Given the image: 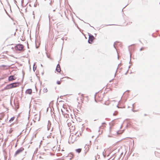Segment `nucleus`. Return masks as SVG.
Returning a JSON list of instances; mask_svg holds the SVG:
<instances>
[{
    "mask_svg": "<svg viewBox=\"0 0 160 160\" xmlns=\"http://www.w3.org/2000/svg\"><path fill=\"white\" fill-rule=\"evenodd\" d=\"M105 92L103 91H99L98 92L96 93L94 95V101L95 102H97L96 98L98 97L99 100L102 99L104 97Z\"/></svg>",
    "mask_w": 160,
    "mask_h": 160,
    "instance_id": "1",
    "label": "nucleus"
},
{
    "mask_svg": "<svg viewBox=\"0 0 160 160\" xmlns=\"http://www.w3.org/2000/svg\"><path fill=\"white\" fill-rule=\"evenodd\" d=\"M24 150V148L22 147H21L17 150L14 155V157H15L17 155H18L23 151Z\"/></svg>",
    "mask_w": 160,
    "mask_h": 160,
    "instance_id": "2",
    "label": "nucleus"
},
{
    "mask_svg": "<svg viewBox=\"0 0 160 160\" xmlns=\"http://www.w3.org/2000/svg\"><path fill=\"white\" fill-rule=\"evenodd\" d=\"M17 83H14L8 85L6 87V89H10L16 87L17 86Z\"/></svg>",
    "mask_w": 160,
    "mask_h": 160,
    "instance_id": "3",
    "label": "nucleus"
},
{
    "mask_svg": "<svg viewBox=\"0 0 160 160\" xmlns=\"http://www.w3.org/2000/svg\"><path fill=\"white\" fill-rule=\"evenodd\" d=\"M23 48L24 46L22 45L18 44L15 47V49L17 50L21 51L23 49Z\"/></svg>",
    "mask_w": 160,
    "mask_h": 160,
    "instance_id": "4",
    "label": "nucleus"
},
{
    "mask_svg": "<svg viewBox=\"0 0 160 160\" xmlns=\"http://www.w3.org/2000/svg\"><path fill=\"white\" fill-rule=\"evenodd\" d=\"M10 66L6 65H2L0 66V68L1 70H5L9 69Z\"/></svg>",
    "mask_w": 160,
    "mask_h": 160,
    "instance_id": "5",
    "label": "nucleus"
},
{
    "mask_svg": "<svg viewBox=\"0 0 160 160\" xmlns=\"http://www.w3.org/2000/svg\"><path fill=\"white\" fill-rule=\"evenodd\" d=\"M94 39V37L92 35H89L88 40V42L89 43H91Z\"/></svg>",
    "mask_w": 160,
    "mask_h": 160,
    "instance_id": "6",
    "label": "nucleus"
},
{
    "mask_svg": "<svg viewBox=\"0 0 160 160\" xmlns=\"http://www.w3.org/2000/svg\"><path fill=\"white\" fill-rule=\"evenodd\" d=\"M34 91V92H32V93H33V96H35L36 97H39V96L40 95L41 91H39L38 94H35L36 93H37L38 92V91Z\"/></svg>",
    "mask_w": 160,
    "mask_h": 160,
    "instance_id": "7",
    "label": "nucleus"
},
{
    "mask_svg": "<svg viewBox=\"0 0 160 160\" xmlns=\"http://www.w3.org/2000/svg\"><path fill=\"white\" fill-rule=\"evenodd\" d=\"M16 79V77L14 75L10 76L8 77V80L9 81H12Z\"/></svg>",
    "mask_w": 160,
    "mask_h": 160,
    "instance_id": "8",
    "label": "nucleus"
},
{
    "mask_svg": "<svg viewBox=\"0 0 160 160\" xmlns=\"http://www.w3.org/2000/svg\"><path fill=\"white\" fill-rule=\"evenodd\" d=\"M56 71L58 72H60L61 70V68L59 64H58L56 68Z\"/></svg>",
    "mask_w": 160,
    "mask_h": 160,
    "instance_id": "9",
    "label": "nucleus"
},
{
    "mask_svg": "<svg viewBox=\"0 0 160 160\" xmlns=\"http://www.w3.org/2000/svg\"><path fill=\"white\" fill-rule=\"evenodd\" d=\"M14 105L16 110H17L19 108V104L18 102H14Z\"/></svg>",
    "mask_w": 160,
    "mask_h": 160,
    "instance_id": "10",
    "label": "nucleus"
},
{
    "mask_svg": "<svg viewBox=\"0 0 160 160\" xmlns=\"http://www.w3.org/2000/svg\"><path fill=\"white\" fill-rule=\"evenodd\" d=\"M51 122L49 120H48V124L47 125V129L48 130H49L50 127L51 126Z\"/></svg>",
    "mask_w": 160,
    "mask_h": 160,
    "instance_id": "11",
    "label": "nucleus"
},
{
    "mask_svg": "<svg viewBox=\"0 0 160 160\" xmlns=\"http://www.w3.org/2000/svg\"><path fill=\"white\" fill-rule=\"evenodd\" d=\"M32 91H25V93L29 94H31L32 93Z\"/></svg>",
    "mask_w": 160,
    "mask_h": 160,
    "instance_id": "12",
    "label": "nucleus"
},
{
    "mask_svg": "<svg viewBox=\"0 0 160 160\" xmlns=\"http://www.w3.org/2000/svg\"><path fill=\"white\" fill-rule=\"evenodd\" d=\"M81 150H82L81 148L77 149H76V150H75L78 153H80L81 152Z\"/></svg>",
    "mask_w": 160,
    "mask_h": 160,
    "instance_id": "13",
    "label": "nucleus"
},
{
    "mask_svg": "<svg viewBox=\"0 0 160 160\" xmlns=\"http://www.w3.org/2000/svg\"><path fill=\"white\" fill-rule=\"evenodd\" d=\"M85 148H86V149H87V151L85 152V155L86 154V153H87V152L89 150V148H88V145H85Z\"/></svg>",
    "mask_w": 160,
    "mask_h": 160,
    "instance_id": "14",
    "label": "nucleus"
},
{
    "mask_svg": "<svg viewBox=\"0 0 160 160\" xmlns=\"http://www.w3.org/2000/svg\"><path fill=\"white\" fill-rule=\"evenodd\" d=\"M15 118L14 117H13L11 118V119H10V120H9V122H11L13 121L14 120Z\"/></svg>",
    "mask_w": 160,
    "mask_h": 160,
    "instance_id": "15",
    "label": "nucleus"
},
{
    "mask_svg": "<svg viewBox=\"0 0 160 160\" xmlns=\"http://www.w3.org/2000/svg\"><path fill=\"white\" fill-rule=\"evenodd\" d=\"M52 137V138H54V136H52V133H50V135H49L48 136H47V138H51Z\"/></svg>",
    "mask_w": 160,
    "mask_h": 160,
    "instance_id": "16",
    "label": "nucleus"
},
{
    "mask_svg": "<svg viewBox=\"0 0 160 160\" xmlns=\"http://www.w3.org/2000/svg\"><path fill=\"white\" fill-rule=\"evenodd\" d=\"M84 95L83 94H81V97H80V99L81 100H82L83 99L84 97L83 96Z\"/></svg>",
    "mask_w": 160,
    "mask_h": 160,
    "instance_id": "17",
    "label": "nucleus"
},
{
    "mask_svg": "<svg viewBox=\"0 0 160 160\" xmlns=\"http://www.w3.org/2000/svg\"><path fill=\"white\" fill-rule=\"evenodd\" d=\"M134 104H132V111L133 112H135V111H134V110H133V109H134Z\"/></svg>",
    "mask_w": 160,
    "mask_h": 160,
    "instance_id": "18",
    "label": "nucleus"
},
{
    "mask_svg": "<svg viewBox=\"0 0 160 160\" xmlns=\"http://www.w3.org/2000/svg\"><path fill=\"white\" fill-rule=\"evenodd\" d=\"M61 83V81H58L57 82V83L58 84H60Z\"/></svg>",
    "mask_w": 160,
    "mask_h": 160,
    "instance_id": "19",
    "label": "nucleus"
},
{
    "mask_svg": "<svg viewBox=\"0 0 160 160\" xmlns=\"http://www.w3.org/2000/svg\"><path fill=\"white\" fill-rule=\"evenodd\" d=\"M111 128H111V126L109 128V132H111Z\"/></svg>",
    "mask_w": 160,
    "mask_h": 160,
    "instance_id": "20",
    "label": "nucleus"
},
{
    "mask_svg": "<svg viewBox=\"0 0 160 160\" xmlns=\"http://www.w3.org/2000/svg\"><path fill=\"white\" fill-rule=\"evenodd\" d=\"M102 154H103V156H104V158L105 157V154L104 153V152H102Z\"/></svg>",
    "mask_w": 160,
    "mask_h": 160,
    "instance_id": "21",
    "label": "nucleus"
},
{
    "mask_svg": "<svg viewBox=\"0 0 160 160\" xmlns=\"http://www.w3.org/2000/svg\"><path fill=\"white\" fill-rule=\"evenodd\" d=\"M2 117H1L0 118V120H1L2 119V118L3 117H4V115H2Z\"/></svg>",
    "mask_w": 160,
    "mask_h": 160,
    "instance_id": "22",
    "label": "nucleus"
},
{
    "mask_svg": "<svg viewBox=\"0 0 160 160\" xmlns=\"http://www.w3.org/2000/svg\"><path fill=\"white\" fill-rule=\"evenodd\" d=\"M103 127L102 126H101L100 127H99V129H100L101 128V127Z\"/></svg>",
    "mask_w": 160,
    "mask_h": 160,
    "instance_id": "23",
    "label": "nucleus"
},
{
    "mask_svg": "<svg viewBox=\"0 0 160 160\" xmlns=\"http://www.w3.org/2000/svg\"><path fill=\"white\" fill-rule=\"evenodd\" d=\"M106 124V123L105 122H103L102 123V125H103V124Z\"/></svg>",
    "mask_w": 160,
    "mask_h": 160,
    "instance_id": "24",
    "label": "nucleus"
},
{
    "mask_svg": "<svg viewBox=\"0 0 160 160\" xmlns=\"http://www.w3.org/2000/svg\"><path fill=\"white\" fill-rule=\"evenodd\" d=\"M114 124L112 123V126H114Z\"/></svg>",
    "mask_w": 160,
    "mask_h": 160,
    "instance_id": "25",
    "label": "nucleus"
},
{
    "mask_svg": "<svg viewBox=\"0 0 160 160\" xmlns=\"http://www.w3.org/2000/svg\"><path fill=\"white\" fill-rule=\"evenodd\" d=\"M130 91L128 90V91H126V92H128V93L129 92V91Z\"/></svg>",
    "mask_w": 160,
    "mask_h": 160,
    "instance_id": "26",
    "label": "nucleus"
},
{
    "mask_svg": "<svg viewBox=\"0 0 160 160\" xmlns=\"http://www.w3.org/2000/svg\"><path fill=\"white\" fill-rule=\"evenodd\" d=\"M70 154H71V155H73L72 153H70Z\"/></svg>",
    "mask_w": 160,
    "mask_h": 160,
    "instance_id": "27",
    "label": "nucleus"
},
{
    "mask_svg": "<svg viewBox=\"0 0 160 160\" xmlns=\"http://www.w3.org/2000/svg\"><path fill=\"white\" fill-rule=\"evenodd\" d=\"M115 76H116V74H114V77H115Z\"/></svg>",
    "mask_w": 160,
    "mask_h": 160,
    "instance_id": "28",
    "label": "nucleus"
},
{
    "mask_svg": "<svg viewBox=\"0 0 160 160\" xmlns=\"http://www.w3.org/2000/svg\"><path fill=\"white\" fill-rule=\"evenodd\" d=\"M28 90H31V89H28Z\"/></svg>",
    "mask_w": 160,
    "mask_h": 160,
    "instance_id": "29",
    "label": "nucleus"
},
{
    "mask_svg": "<svg viewBox=\"0 0 160 160\" xmlns=\"http://www.w3.org/2000/svg\"><path fill=\"white\" fill-rule=\"evenodd\" d=\"M62 96H60V98H61V97H62Z\"/></svg>",
    "mask_w": 160,
    "mask_h": 160,
    "instance_id": "30",
    "label": "nucleus"
},
{
    "mask_svg": "<svg viewBox=\"0 0 160 160\" xmlns=\"http://www.w3.org/2000/svg\"><path fill=\"white\" fill-rule=\"evenodd\" d=\"M52 129H53V128H52V130H51V131H52Z\"/></svg>",
    "mask_w": 160,
    "mask_h": 160,
    "instance_id": "31",
    "label": "nucleus"
},
{
    "mask_svg": "<svg viewBox=\"0 0 160 160\" xmlns=\"http://www.w3.org/2000/svg\"><path fill=\"white\" fill-rule=\"evenodd\" d=\"M47 91H46L45 92H47Z\"/></svg>",
    "mask_w": 160,
    "mask_h": 160,
    "instance_id": "32",
    "label": "nucleus"
},
{
    "mask_svg": "<svg viewBox=\"0 0 160 160\" xmlns=\"http://www.w3.org/2000/svg\"><path fill=\"white\" fill-rule=\"evenodd\" d=\"M63 95V96H65V95Z\"/></svg>",
    "mask_w": 160,
    "mask_h": 160,
    "instance_id": "33",
    "label": "nucleus"
},
{
    "mask_svg": "<svg viewBox=\"0 0 160 160\" xmlns=\"http://www.w3.org/2000/svg\"><path fill=\"white\" fill-rule=\"evenodd\" d=\"M88 96H86V98H88Z\"/></svg>",
    "mask_w": 160,
    "mask_h": 160,
    "instance_id": "34",
    "label": "nucleus"
},
{
    "mask_svg": "<svg viewBox=\"0 0 160 160\" xmlns=\"http://www.w3.org/2000/svg\"><path fill=\"white\" fill-rule=\"evenodd\" d=\"M144 115H145V116H146V114H144Z\"/></svg>",
    "mask_w": 160,
    "mask_h": 160,
    "instance_id": "35",
    "label": "nucleus"
},
{
    "mask_svg": "<svg viewBox=\"0 0 160 160\" xmlns=\"http://www.w3.org/2000/svg\"><path fill=\"white\" fill-rule=\"evenodd\" d=\"M100 131V129L98 130V132Z\"/></svg>",
    "mask_w": 160,
    "mask_h": 160,
    "instance_id": "36",
    "label": "nucleus"
},
{
    "mask_svg": "<svg viewBox=\"0 0 160 160\" xmlns=\"http://www.w3.org/2000/svg\"><path fill=\"white\" fill-rule=\"evenodd\" d=\"M133 143H134V140L133 141Z\"/></svg>",
    "mask_w": 160,
    "mask_h": 160,
    "instance_id": "37",
    "label": "nucleus"
},
{
    "mask_svg": "<svg viewBox=\"0 0 160 160\" xmlns=\"http://www.w3.org/2000/svg\"><path fill=\"white\" fill-rule=\"evenodd\" d=\"M93 104L94 105H95V104H94V103H93Z\"/></svg>",
    "mask_w": 160,
    "mask_h": 160,
    "instance_id": "38",
    "label": "nucleus"
}]
</instances>
